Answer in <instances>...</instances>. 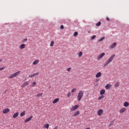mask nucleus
<instances>
[{"mask_svg": "<svg viewBox=\"0 0 129 129\" xmlns=\"http://www.w3.org/2000/svg\"><path fill=\"white\" fill-rule=\"evenodd\" d=\"M114 57H115V54H113L105 62V63L104 64V67H106L109 63H111V62H112V60L114 58Z\"/></svg>", "mask_w": 129, "mask_h": 129, "instance_id": "1", "label": "nucleus"}, {"mask_svg": "<svg viewBox=\"0 0 129 129\" xmlns=\"http://www.w3.org/2000/svg\"><path fill=\"white\" fill-rule=\"evenodd\" d=\"M83 95H84V91H80L78 94V101H80L82 98L83 97Z\"/></svg>", "mask_w": 129, "mask_h": 129, "instance_id": "2", "label": "nucleus"}, {"mask_svg": "<svg viewBox=\"0 0 129 129\" xmlns=\"http://www.w3.org/2000/svg\"><path fill=\"white\" fill-rule=\"evenodd\" d=\"M20 73H21V71H20L16 73H14V74H12L10 77H9V79L15 78V77L18 76V75H19Z\"/></svg>", "mask_w": 129, "mask_h": 129, "instance_id": "3", "label": "nucleus"}, {"mask_svg": "<svg viewBox=\"0 0 129 129\" xmlns=\"http://www.w3.org/2000/svg\"><path fill=\"white\" fill-rule=\"evenodd\" d=\"M105 55V53L103 52L101 53L97 57V60H100V59L103 58V56Z\"/></svg>", "mask_w": 129, "mask_h": 129, "instance_id": "4", "label": "nucleus"}, {"mask_svg": "<svg viewBox=\"0 0 129 129\" xmlns=\"http://www.w3.org/2000/svg\"><path fill=\"white\" fill-rule=\"evenodd\" d=\"M78 107H79V106L78 105H76L75 106L71 108L72 111H74V110H76V109L78 108Z\"/></svg>", "mask_w": 129, "mask_h": 129, "instance_id": "5", "label": "nucleus"}, {"mask_svg": "<svg viewBox=\"0 0 129 129\" xmlns=\"http://www.w3.org/2000/svg\"><path fill=\"white\" fill-rule=\"evenodd\" d=\"M97 113L98 115H102V113H103V110L102 109L98 110Z\"/></svg>", "mask_w": 129, "mask_h": 129, "instance_id": "6", "label": "nucleus"}, {"mask_svg": "<svg viewBox=\"0 0 129 129\" xmlns=\"http://www.w3.org/2000/svg\"><path fill=\"white\" fill-rule=\"evenodd\" d=\"M32 118H33V116H30L29 117L27 118L25 120V122H28V121H30V120H31V119H32Z\"/></svg>", "mask_w": 129, "mask_h": 129, "instance_id": "7", "label": "nucleus"}, {"mask_svg": "<svg viewBox=\"0 0 129 129\" xmlns=\"http://www.w3.org/2000/svg\"><path fill=\"white\" fill-rule=\"evenodd\" d=\"M39 74V73H36L35 74H33L31 75H29V77H30L31 78H33V77H35V76H37V75H38Z\"/></svg>", "mask_w": 129, "mask_h": 129, "instance_id": "8", "label": "nucleus"}, {"mask_svg": "<svg viewBox=\"0 0 129 129\" xmlns=\"http://www.w3.org/2000/svg\"><path fill=\"white\" fill-rule=\"evenodd\" d=\"M29 84V82H26L25 83H24L22 85L21 87H26V86H27V85H28Z\"/></svg>", "mask_w": 129, "mask_h": 129, "instance_id": "9", "label": "nucleus"}, {"mask_svg": "<svg viewBox=\"0 0 129 129\" xmlns=\"http://www.w3.org/2000/svg\"><path fill=\"white\" fill-rule=\"evenodd\" d=\"M9 112H10V109L9 108H6L3 111V113H8Z\"/></svg>", "mask_w": 129, "mask_h": 129, "instance_id": "10", "label": "nucleus"}, {"mask_svg": "<svg viewBox=\"0 0 129 129\" xmlns=\"http://www.w3.org/2000/svg\"><path fill=\"white\" fill-rule=\"evenodd\" d=\"M105 93V90L102 89L100 90V94H101V95H103V94H104Z\"/></svg>", "mask_w": 129, "mask_h": 129, "instance_id": "11", "label": "nucleus"}, {"mask_svg": "<svg viewBox=\"0 0 129 129\" xmlns=\"http://www.w3.org/2000/svg\"><path fill=\"white\" fill-rule=\"evenodd\" d=\"M116 46V43L114 42L113 44H112L110 46V48L111 49H113Z\"/></svg>", "mask_w": 129, "mask_h": 129, "instance_id": "12", "label": "nucleus"}, {"mask_svg": "<svg viewBox=\"0 0 129 129\" xmlns=\"http://www.w3.org/2000/svg\"><path fill=\"white\" fill-rule=\"evenodd\" d=\"M125 111V108H122L119 110L120 113H122Z\"/></svg>", "mask_w": 129, "mask_h": 129, "instance_id": "13", "label": "nucleus"}, {"mask_svg": "<svg viewBox=\"0 0 129 129\" xmlns=\"http://www.w3.org/2000/svg\"><path fill=\"white\" fill-rule=\"evenodd\" d=\"M101 76V73L99 72L96 75V78H98Z\"/></svg>", "mask_w": 129, "mask_h": 129, "instance_id": "14", "label": "nucleus"}, {"mask_svg": "<svg viewBox=\"0 0 129 129\" xmlns=\"http://www.w3.org/2000/svg\"><path fill=\"white\" fill-rule=\"evenodd\" d=\"M80 113V112L79 111H77L74 114L73 116H76L77 115H78Z\"/></svg>", "mask_w": 129, "mask_h": 129, "instance_id": "15", "label": "nucleus"}, {"mask_svg": "<svg viewBox=\"0 0 129 129\" xmlns=\"http://www.w3.org/2000/svg\"><path fill=\"white\" fill-rule=\"evenodd\" d=\"M18 115H19V113L18 112H16L13 115V118H16V117H17Z\"/></svg>", "mask_w": 129, "mask_h": 129, "instance_id": "16", "label": "nucleus"}, {"mask_svg": "<svg viewBox=\"0 0 129 129\" xmlns=\"http://www.w3.org/2000/svg\"><path fill=\"white\" fill-rule=\"evenodd\" d=\"M58 101H59V99H58V98H56V99H55L53 101V104L57 103V102H58Z\"/></svg>", "mask_w": 129, "mask_h": 129, "instance_id": "17", "label": "nucleus"}, {"mask_svg": "<svg viewBox=\"0 0 129 129\" xmlns=\"http://www.w3.org/2000/svg\"><path fill=\"white\" fill-rule=\"evenodd\" d=\"M123 105L125 106V107H127V106L129 105V103L127 102H125L123 104Z\"/></svg>", "mask_w": 129, "mask_h": 129, "instance_id": "18", "label": "nucleus"}, {"mask_svg": "<svg viewBox=\"0 0 129 129\" xmlns=\"http://www.w3.org/2000/svg\"><path fill=\"white\" fill-rule=\"evenodd\" d=\"M39 60H36L34 61V62H33V65H37V64H38V63H39Z\"/></svg>", "mask_w": 129, "mask_h": 129, "instance_id": "19", "label": "nucleus"}, {"mask_svg": "<svg viewBox=\"0 0 129 129\" xmlns=\"http://www.w3.org/2000/svg\"><path fill=\"white\" fill-rule=\"evenodd\" d=\"M105 87L106 89H109V88H110V84H107Z\"/></svg>", "mask_w": 129, "mask_h": 129, "instance_id": "20", "label": "nucleus"}, {"mask_svg": "<svg viewBox=\"0 0 129 129\" xmlns=\"http://www.w3.org/2000/svg\"><path fill=\"white\" fill-rule=\"evenodd\" d=\"M25 46L26 45H25L24 44H22L20 45V49H23L25 48Z\"/></svg>", "mask_w": 129, "mask_h": 129, "instance_id": "21", "label": "nucleus"}, {"mask_svg": "<svg viewBox=\"0 0 129 129\" xmlns=\"http://www.w3.org/2000/svg\"><path fill=\"white\" fill-rule=\"evenodd\" d=\"M36 84H37L36 82H33L32 83V84L30 85V87H34V86H35V85H36Z\"/></svg>", "mask_w": 129, "mask_h": 129, "instance_id": "22", "label": "nucleus"}, {"mask_svg": "<svg viewBox=\"0 0 129 129\" xmlns=\"http://www.w3.org/2000/svg\"><path fill=\"white\" fill-rule=\"evenodd\" d=\"M44 128H49V124L46 123L44 125Z\"/></svg>", "mask_w": 129, "mask_h": 129, "instance_id": "23", "label": "nucleus"}, {"mask_svg": "<svg viewBox=\"0 0 129 129\" xmlns=\"http://www.w3.org/2000/svg\"><path fill=\"white\" fill-rule=\"evenodd\" d=\"M26 114V111H23L20 113V116H24Z\"/></svg>", "mask_w": 129, "mask_h": 129, "instance_id": "24", "label": "nucleus"}, {"mask_svg": "<svg viewBox=\"0 0 129 129\" xmlns=\"http://www.w3.org/2000/svg\"><path fill=\"white\" fill-rule=\"evenodd\" d=\"M103 98H104V95H102V96L99 97L98 98V100H100V99H103Z\"/></svg>", "mask_w": 129, "mask_h": 129, "instance_id": "25", "label": "nucleus"}, {"mask_svg": "<svg viewBox=\"0 0 129 129\" xmlns=\"http://www.w3.org/2000/svg\"><path fill=\"white\" fill-rule=\"evenodd\" d=\"M105 39V37H102L101 38H100L98 42H102L103 40H104Z\"/></svg>", "mask_w": 129, "mask_h": 129, "instance_id": "26", "label": "nucleus"}, {"mask_svg": "<svg viewBox=\"0 0 129 129\" xmlns=\"http://www.w3.org/2000/svg\"><path fill=\"white\" fill-rule=\"evenodd\" d=\"M77 36H78V32H75L74 33V37H77Z\"/></svg>", "mask_w": 129, "mask_h": 129, "instance_id": "27", "label": "nucleus"}, {"mask_svg": "<svg viewBox=\"0 0 129 129\" xmlns=\"http://www.w3.org/2000/svg\"><path fill=\"white\" fill-rule=\"evenodd\" d=\"M42 95H43V93H39L37 94V97H39V96H42Z\"/></svg>", "mask_w": 129, "mask_h": 129, "instance_id": "28", "label": "nucleus"}, {"mask_svg": "<svg viewBox=\"0 0 129 129\" xmlns=\"http://www.w3.org/2000/svg\"><path fill=\"white\" fill-rule=\"evenodd\" d=\"M96 38V36L93 35L91 37V40H94V39H95Z\"/></svg>", "mask_w": 129, "mask_h": 129, "instance_id": "29", "label": "nucleus"}, {"mask_svg": "<svg viewBox=\"0 0 129 129\" xmlns=\"http://www.w3.org/2000/svg\"><path fill=\"white\" fill-rule=\"evenodd\" d=\"M100 25H101V22H99L98 23H97L96 25L97 26V27H99V26H100Z\"/></svg>", "mask_w": 129, "mask_h": 129, "instance_id": "30", "label": "nucleus"}, {"mask_svg": "<svg viewBox=\"0 0 129 129\" xmlns=\"http://www.w3.org/2000/svg\"><path fill=\"white\" fill-rule=\"evenodd\" d=\"M50 46V47H53V46H54V41H52L51 42Z\"/></svg>", "mask_w": 129, "mask_h": 129, "instance_id": "31", "label": "nucleus"}, {"mask_svg": "<svg viewBox=\"0 0 129 129\" xmlns=\"http://www.w3.org/2000/svg\"><path fill=\"white\" fill-rule=\"evenodd\" d=\"M119 85V83H116L115 85L114 86H115V87H118V86Z\"/></svg>", "mask_w": 129, "mask_h": 129, "instance_id": "32", "label": "nucleus"}, {"mask_svg": "<svg viewBox=\"0 0 129 129\" xmlns=\"http://www.w3.org/2000/svg\"><path fill=\"white\" fill-rule=\"evenodd\" d=\"M76 88H74L72 90V92L73 93V92H76Z\"/></svg>", "mask_w": 129, "mask_h": 129, "instance_id": "33", "label": "nucleus"}, {"mask_svg": "<svg viewBox=\"0 0 129 129\" xmlns=\"http://www.w3.org/2000/svg\"><path fill=\"white\" fill-rule=\"evenodd\" d=\"M82 56V52L80 51L79 53V57H81Z\"/></svg>", "mask_w": 129, "mask_h": 129, "instance_id": "34", "label": "nucleus"}, {"mask_svg": "<svg viewBox=\"0 0 129 129\" xmlns=\"http://www.w3.org/2000/svg\"><path fill=\"white\" fill-rule=\"evenodd\" d=\"M4 69H6V67L1 68H0V71H1V70H4Z\"/></svg>", "mask_w": 129, "mask_h": 129, "instance_id": "35", "label": "nucleus"}, {"mask_svg": "<svg viewBox=\"0 0 129 129\" xmlns=\"http://www.w3.org/2000/svg\"><path fill=\"white\" fill-rule=\"evenodd\" d=\"M71 96V93L69 92L68 94V97H70Z\"/></svg>", "mask_w": 129, "mask_h": 129, "instance_id": "36", "label": "nucleus"}, {"mask_svg": "<svg viewBox=\"0 0 129 129\" xmlns=\"http://www.w3.org/2000/svg\"><path fill=\"white\" fill-rule=\"evenodd\" d=\"M60 29H61V30H63L64 29V26L63 25H61L60 26Z\"/></svg>", "mask_w": 129, "mask_h": 129, "instance_id": "37", "label": "nucleus"}, {"mask_svg": "<svg viewBox=\"0 0 129 129\" xmlns=\"http://www.w3.org/2000/svg\"><path fill=\"white\" fill-rule=\"evenodd\" d=\"M71 69H72L71 68H69L67 69V71L70 72V71H71Z\"/></svg>", "mask_w": 129, "mask_h": 129, "instance_id": "38", "label": "nucleus"}, {"mask_svg": "<svg viewBox=\"0 0 129 129\" xmlns=\"http://www.w3.org/2000/svg\"><path fill=\"white\" fill-rule=\"evenodd\" d=\"M106 20L108 22H109L110 20H109V18L108 17H107L106 18Z\"/></svg>", "mask_w": 129, "mask_h": 129, "instance_id": "39", "label": "nucleus"}, {"mask_svg": "<svg viewBox=\"0 0 129 129\" xmlns=\"http://www.w3.org/2000/svg\"><path fill=\"white\" fill-rule=\"evenodd\" d=\"M88 34H90L91 33V30H89L88 31Z\"/></svg>", "mask_w": 129, "mask_h": 129, "instance_id": "40", "label": "nucleus"}, {"mask_svg": "<svg viewBox=\"0 0 129 129\" xmlns=\"http://www.w3.org/2000/svg\"><path fill=\"white\" fill-rule=\"evenodd\" d=\"M26 41H28V39L27 38L24 39V42H26Z\"/></svg>", "mask_w": 129, "mask_h": 129, "instance_id": "41", "label": "nucleus"}, {"mask_svg": "<svg viewBox=\"0 0 129 129\" xmlns=\"http://www.w3.org/2000/svg\"><path fill=\"white\" fill-rule=\"evenodd\" d=\"M57 128H58V127H57V126H56V127H55L54 128V129H57Z\"/></svg>", "mask_w": 129, "mask_h": 129, "instance_id": "42", "label": "nucleus"}, {"mask_svg": "<svg viewBox=\"0 0 129 129\" xmlns=\"http://www.w3.org/2000/svg\"><path fill=\"white\" fill-rule=\"evenodd\" d=\"M6 91H8V90H6L5 92H4V93H6Z\"/></svg>", "mask_w": 129, "mask_h": 129, "instance_id": "43", "label": "nucleus"}, {"mask_svg": "<svg viewBox=\"0 0 129 129\" xmlns=\"http://www.w3.org/2000/svg\"><path fill=\"white\" fill-rule=\"evenodd\" d=\"M3 61V59H0V62H2Z\"/></svg>", "mask_w": 129, "mask_h": 129, "instance_id": "44", "label": "nucleus"}, {"mask_svg": "<svg viewBox=\"0 0 129 129\" xmlns=\"http://www.w3.org/2000/svg\"><path fill=\"white\" fill-rule=\"evenodd\" d=\"M86 129H90V128L87 127V128H86Z\"/></svg>", "mask_w": 129, "mask_h": 129, "instance_id": "45", "label": "nucleus"}]
</instances>
